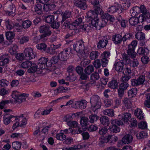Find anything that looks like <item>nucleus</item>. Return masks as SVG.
<instances>
[{"instance_id": "1", "label": "nucleus", "mask_w": 150, "mask_h": 150, "mask_svg": "<svg viewBox=\"0 0 150 150\" xmlns=\"http://www.w3.org/2000/svg\"><path fill=\"white\" fill-rule=\"evenodd\" d=\"M111 125L109 127V130L113 133L119 132L120 128L119 126L123 124L122 121L118 120H112L111 121Z\"/></svg>"}, {"instance_id": "2", "label": "nucleus", "mask_w": 150, "mask_h": 150, "mask_svg": "<svg viewBox=\"0 0 150 150\" xmlns=\"http://www.w3.org/2000/svg\"><path fill=\"white\" fill-rule=\"evenodd\" d=\"M91 109L94 112L100 108L101 105V100L99 97L97 95L92 96L91 98Z\"/></svg>"}, {"instance_id": "3", "label": "nucleus", "mask_w": 150, "mask_h": 150, "mask_svg": "<svg viewBox=\"0 0 150 150\" xmlns=\"http://www.w3.org/2000/svg\"><path fill=\"white\" fill-rule=\"evenodd\" d=\"M96 21L95 20H92L91 23H89L88 25L85 24L83 26L82 30L86 32H88V30L91 28L96 30H99L101 28L103 27V25H102L99 23L98 24Z\"/></svg>"}, {"instance_id": "4", "label": "nucleus", "mask_w": 150, "mask_h": 150, "mask_svg": "<svg viewBox=\"0 0 150 150\" xmlns=\"http://www.w3.org/2000/svg\"><path fill=\"white\" fill-rule=\"evenodd\" d=\"M12 96L16 101L19 103H21L25 100L26 98L28 96V94L21 93L16 91H13Z\"/></svg>"}, {"instance_id": "5", "label": "nucleus", "mask_w": 150, "mask_h": 150, "mask_svg": "<svg viewBox=\"0 0 150 150\" xmlns=\"http://www.w3.org/2000/svg\"><path fill=\"white\" fill-rule=\"evenodd\" d=\"M137 45V42L134 40L132 41L131 44L128 45L127 53L132 58H134L136 57V53L135 52L134 49Z\"/></svg>"}, {"instance_id": "6", "label": "nucleus", "mask_w": 150, "mask_h": 150, "mask_svg": "<svg viewBox=\"0 0 150 150\" xmlns=\"http://www.w3.org/2000/svg\"><path fill=\"white\" fill-rule=\"evenodd\" d=\"M50 27L47 25H45L40 26L39 28V30L40 33L43 34L40 36V39L42 40H47L46 39H44L47 36L50 35L51 34V31L49 30Z\"/></svg>"}, {"instance_id": "7", "label": "nucleus", "mask_w": 150, "mask_h": 150, "mask_svg": "<svg viewBox=\"0 0 150 150\" xmlns=\"http://www.w3.org/2000/svg\"><path fill=\"white\" fill-rule=\"evenodd\" d=\"M47 59L45 57L41 58L39 60L37 65L38 69L42 70L46 67H48L51 66L50 62H48Z\"/></svg>"}, {"instance_id": "8", "label": "nucleus", "mask_w": 150, "mask_h": 150, "mask_svg": "<svg viewBox=\"0 0 150 150\" xmlns=\"http://www.w3.org/2000/svg\"><path fill=\"white\" fill-rule=\"evenodd\" d=\"M73 48L76 52L83 53L84 50L83 42L82 41L76 42L73 45Z\"/></svg>"}, {"instance_id": "9", "label": "nucleus", "mask_w": 150, "mask_h": 150, "mask_svg": "<svg viewBox=\"0 0 150 150\" xmlns=\"http://www.w3.org/2000/svg\"><path fill=\"white\" fill-rule=\"evenodd\" d=\"M110 54V52L105 51L101 55V64L103 67H105L108 63V58Z\"/></svg>"}, {"instance_id": "10", "label": "nucleus", "mask_w": 150, "mask_h": 150, "mask_svg": "<svg viewBox=\"0 0 150 150\" xmlns=\"http://www.w3.org/2000/svg\"><path fill=\"white\" fill-rule=\"evenodd\" d=\"M24 53L27 59L30 60L35 57V54L34 53L33 49L30 47L25 48Z\"/></svg>"}, {"instance_id": "11", "label": "nucleus", "mask_w": 150, "mask_h": 150, "mask_svg": "<svg viewBox=\"0 0 150 150\" xmlns=\"http://www.w3.org/2000/svg\"><path fill=\"white\" fill-rule=\"evenodd\" d=\"M145 80V76L144 75L140 76L136 79H133L131 81V85L134 86L143 84Z\"/></svg>"}, {"instance_id": "12", "label": "nucleus", "mask_w": 150, "mask_h": 150, "mask_svg": "<svg viewBox=\"0 0 150 150\" xmlns=\"http://www.w3.org/2000/svg\"><path fill=\"white\" fill-rule=\"evenodd\" d=\"M71 49L70 48H67L64 49L59 55V59L62 61L67 60L70 53Z\"/></svg>"}, {"instance_id": "13", "label": "nucleus", "mask_w": 150, "mask_h": 150, "mask_svg": "<svg viewBox=\"0 0 150 150\" xmlns=\"http://www.w3.org/2000/svg\"><path fill=\"white\" fill-rule=\"evenodd\" d=\"M87 15L88 18L93 19L92 20H95L96 22L99 24L100 23L102 25H103V27L104 26V24H103V23L100 22V20L98 18V16L96 15L94 10H91L89 11L87 13Z\"/></svg>"}, {"instance_id": "14", "label": "nucleus", "mask_w": 150, "mask_h": 150, "mask_svg": "<svg viewBox=\"0 0 150 150\" xmlns=\"http://www.w3.org/2000/svg\"><path fill=\"white\" fill-rule=\"evenodd\" d=\"M110 39L108 36H105L104 38L99 40L98 42L97 47L98 49H101L105 47L108 43V40Z\"/></svg>"}, {"instance_id": "15", "label": "nucleus", "mask_w": 150, "mask_h": 150, "mask_svg": "<svg viewBox=\"0 0 150 150\" xmlns=\"http://www.w3.org/2000/svg\"><path fill=\"white\" fill-rule=\"evenodd\" d=\"M87 102L85 100L77 101L73 104V108H74L85 109L87 105Z\"/></svg>"}, {"instance_id": "16", "label": "nucleus", "mask_w": 150, "mask_h": 150, "mask_svg": "<svg viewBox=\"0 0 150 150\" xmlns=\"http://www.w3.org/2000/svg\"><path fill=\"white\" fill-rule=\"evenodd\" d=\"M129 86V84L127 82H122L120 84L118 91V95L120 97L123 96L124 91L127 89Z\"/></svg>"}, {"instance_id": "17", "label": "nucleus", "mask_w": 150, "mask_h": 150, "mask_svg": "<svg viewBox=\"0 0 150 150\" xmlns=\"http://www.w3.org/2000/svg\"><path fill=\"white\" fill-rule=\"evenodd\" d=\"M114 68L118 72H124L125 69L124 62L121 61L115 62L114 64Z\"/></svg>"}, {"instance_id": "18", "label": "nucleus", "mask_w": 150, "mask_h": 150, "mask_svg": "<svg viewBox=\"0 0 150 150\" xmlns=\"http://www.w3.org/2000/svg\"><path fill=\"white\" fill-rule=\"evenodd\" d=\"M140 9L141 12L143 14H146L147 12V11L146 8V7L143 5H141L140 7L137 6L133 7L132 9V10L131 11V12L132 11V13H134L133 15L135 16L136 15V13H137V10Z\"/></svg>"}, {"instance_id": "19", "label": "nucleus", "mask_w": 150, "mask_h": 150, "mask_svg": "<svg viewBox=\"0 0 150 150\" xmlns=\"http://www.w3.org/2000/svg\"><path fill=\"white\" fill-rule=\"evenodd\" d=\"M74 4L76 6L83 10L85 9L87 7L85 0H76Z\"/></svg>"}, {"instance_id": "20", "label": "nucleus", "mask_w": 150, "mask_h": 150, "mask_svg": "<svg viewBox=\"0 0 150 150\" xmlns=\"http://www.w3.org/2000/svg\"><path fill=\"white\" fill-rule=\"evenodd\" d=\"M36 4L33 7V10L37 14L41 15L43 14L42 5L38 3Z\"/></svg>"}, {"instance_id": "21", "label": "nucleus", "mask_w": 150, "mask_h": 150, "mask_svg": "<svg viewBox=\"0 0 150 150\" xmlns=\"http://www.w3.org/2000/svg\"><path fill=\"white\" fill-rule=\"evenodd\" d=\"M112 39L116 44H120L122 42V36L119 34H115L112 36Z\"/></svg>"}, {"instance_id": "22", "label": "nucleus", "mask_w": 150, "mask_h": 150, "mask_svg": "<svg viewBox=\"0 0 150 150\" xmlns=\"http://www.w3.org/2000/svg\"><path fill=\"white\" fill-rule=\"evenodd\" d=\"M16 8L14 5L12 4L10 5L7 8V14L9 16H14L15 15Z\"/></svg>"}, {"instance_id": "23", "label": "nucleus", "mask_w": 150, "mask_h": 150, "mask_svg": "<svg viewBox=\"0 0 150 150\" xmlns=\"http://www.w3.org/2000/svg\"><path fill=\"white\" fill-rule=\"evenodd\" d=\"M62 20L61 21V24H62L66 19L70 18L71 17V12L68 10H67L62 14Z\"/></svg>"}, {"instance_id": "24", "label": "nucleus", "mask_w": 150, "mask_h": 150, "mask_svg": "<svg viewBox=\"0 0 150 150\" xmlns=\"http://www.w3.org/2000/svg\"><path fill=\"white\" fill-rule=\"evenodd\" d=\"M133 137L132 135L127 134L125 135L122 138V141L125 144H128L132 142Z\"/></svg>"}, {"instance_id": "25", "label": "nucleus", "mask_w": 150, "mask_h": 150, "mask_svg": "<svg viewBox=\"0 0 150 150\" xmlns=\"http://www.w3.org/2000/svg\"><path fill=\"white\" fill-rule=\"evenodd\" d=\"M134 114L137 118L139 120L143 119L144 118V114L140 109H136L135 110Z\"/></svg>"}, {"instance_id": "26", "label": "nucleus", "mask_w": 150, "mask_h": 150, "mask_svg": "<svg viewBox=\"0 0 150 150\" xmlns=\"http://www.w3.org/2000/svg\"><path fill=\"white\" fill-rule=\"evenodd\" d=\"M23 115L22 114L20 116H16L15 117V119L16 120H18L19 121L20 120H21L20 122H19V123L21 124L20 125V126L21 127H22L25 125L27 123L26 119L23 117Z\"/></svg>"}, {"instance_id": "27", "label": "nucleus", "mask_w": 150, "mask_h": 150, "mask_svg": "<svg viewBox=\"0 0 150 150\" xmlns=\"http://www.w3.org/2000/svg\"><path fill=\"white\" fill-rule=\"evenodd\" d=\"M123 103L125 106L128 109L131 108L132 105V101L130 99L125 98L122 100Z\"/></svg>"}, {"instance_id": "28", "label": "nucleus", "mask_w": 150, "mask_h": 150, "mask_svg": "<svg viewBox=\"0 0 150 150\" xmlns=\"http://www.w3.org/2000/svg\"><path fill=\"white\" fill-rule=\"evenodd\" d=\"M101 123L105 127L107 126L109 124V121L108 118L105 116L101 117L100 119Z\"/></svg>"}, {"instance_id": "29", "label": "nucleus", "mask_w": 150, "mask_h": 150, "mask_svg": "<svg viewBox=\"0 0 150 150\" xmlns=\"http://www.w3.org/2000/svg\"><path fill=\"white\" fill-rule=\"evenodd\" d=\"M15 116L13 115H10L8 116V114L7 113H5L3 117V121L4 123L6 125H8L10 122V119Z\"/></svg>"}, {"instance_id": "30", "label": "nucleus", "mask_w": 150, "mask_h": 150, "mask_svg": "<svg viewBox=\"0 0 150 150\" xmlns=\"http://www.w3.org/2000/svg\"><path fill=\"white\" fill-rule=\"evenodd\" d=\"M120 8V5L117 4L116 6H112L110 7L108 9L107 11L110 13H113L117 12Z\"/></svg>"}, {"instance_id": "31", "label": "nucleus", "mask_w": 150, "mask_h": 150, "mask_svg": "<svg viewBox=\"0 0 150 150\" xmlns=\"http://www.w3.org/2000/svg\"><path fill=\"white\" fill-rule=\"evenodd\" d=\"M118 85V82L117 81L113 79L110 81L108 84V86L111 89H115L117 86Z\"/></svg>"}, {"instance_id": "32", "label": "nucleus", "mask_w": 150, "mask_h": 150, "mask_svg": "<svg viewBox=\"0 0 150 150\" xmlns=\"http://www.w3.org/2000/svg\"><path fill=\"white\" fill-rule=\"evenodd\" d=\"M55 7L54 4H47L44 5L43 7L44 11L46 12H48L53 9Z\"/></svg>"}, {"instance_id": "33", "label": "nucleus", "mask_w": 150, "mask_h": 150, "mask_svg": "<svg viewBox=\"0 0 150 150\" xmlns=\"http://www.w3.org/2000/svg\"><path fill=\"white\" fill-rule=\"evenodd\" d=\"M18 47L17 45L15 44L13 45L9 50V52L12 55L16 54L17 53V50Z\"/></svg>"}, {"instance_id": "34", "label": "nucleus", "mask_w": 150, "mask_h": 150, "mask_svg": "<svg viewBox=\"0 0 150 150\" xmlns=\"http://www.w3.org/2000/svg\"><path fill=\"white\" fill-rule=\"evenodd\" d=\"M149 53V50L146 48H144L143 47H140L139 48L137 51V53L139 55H144L145 56L147 55Z\"/></svg>"}, {"instance_id": "35", "label": "nucleus", "mask_w": 150, "mask_h": 150, "mask_svg": "<svg viewBox=\"0 0 150 150\" xmlns=\"http://www.w3.org/2000/svg\"><path fill=\"white\" fill-rule=\"evenodd\" d=\"M32 24V22L29 20H27L22 22V26L23 28L25 29H27L30 28Z\"/></svg>"}, {"instance_id": "36", "label": "nucleus", "mask_w": 150, "mask_h": 150, "mask_svg": "<svg viewBox=\"0 0 150 150\" xmlns=\"http://www.w3.org/2000/svg\"><path fill=\"white\" fill-rule=\"evenodd\" d=\"M33 135L37 137L41 138V140H43L45 138L44 135H42L39 128L34 131Z\"/></svg>"}, {"instance_id": "37", "label": "nucleus", "mask_w": 150, "mask_h": 150, "mask_svg": "<svg viewBox=\"0 0 150 150\" xmlns=\"http://www.w3.org/2000/svg\"><path fill=\"white\" fill-rule=\"evenodd\" d=\"M110 15L108 13H105L103 14L101 17L103 20H100V22H101L103 23V24H104V26L106 24L107 22L106 21H108L109 19H110Z\"/></svg>"}, {"instance_id": "38", "label": "nucleus", "mask_w": 150, "mask_h": 150, "mask_svg": "<svg viewBox=\"0 0 150 150\" xmlns=\"http://www.w3.org/2000/svg\"><path fill=\"white\" fill-rule=\"evenodd\" d=\"M99 55V52L96 51L91 52L89 54V58L92 60H95L97 59Z\"/></svg>"}, {"instance_id": "39", "label": "nucleus", "mask_w": 150, "mask_h": 150, "mask_svg": "<svg viewBox=\"0 0 150 150\" xmlns=\"http://www.w3.org/2000/svg\"><path fill=\"white\" fill-rule=\"evenodd\" d=\"M54 137L58 140L61 141H63L66 139V136L65 134H64L62 132H60L57 134Z\"/></svg>"}, {"instance_id": "40", "label": "nucleus", "mask_w": 150, "mask_h": 150, "mask_svg": "<svg viewBox=\"0 0 150 150\" xmlns=\"http://www.w3.org/2000/svg\"><path fill=\"white\" fill-rule=\"evenodd\" d=\"M6 35L7 40H9L10 42H12L13 40L15 35L13 32H7L6 33Z\"/></svg>"}, {"instance_id": "41", "label": "nucleus", "mask_w": 150, "mask_h": 150, "mask_svg": "<svg viewBox=\"0 0 150 150\" xmlns=\"http://www.w3.org/2000/svg\"><path fill=\"white\" fill-rule=\"evenodd\" d=\"M83 130V127H78L75 129H73L71 128V133L72 135L79 134L81 133Z\"/></svg>"}, {"instance_id": "42", "label": "nucleus", "mask_w": 150, "mask_h": 150, "mask_svg": "<svg viewBox=\"0 0 150 150\" xmlns=\"http://www.w3.org/2000/svg\"><path fill=\"white\" fill-rule=\"evenodd\" d=\"M94 71V67L92 65H90L84 69V72L85 73L89 75Z\"/></svg>"}, {"instance_id": "43", "label": "nucleus", "mask_w": 150, "mask_h": 150, "mask_svg": "<svg viewBox=\"0 0 150 150\" xmlns=\"http://www.w3.org/2000/svg\"><path fill=\"white\" fill-rule=\"evenodd\" d=\"M45 21L47 23H52L54 21V16L53 15H49L45 17Z\"/></svg>"}, {"instance_id": "44", "label": "nucleus", "mask_w": 150, "mask_h": 150, "mask_svg": "<svg viewBox=\"0 0 150 150\" xmlns=\"http://www.w3.org/2000/svg\"><path fill=\"white\" fill-rule=\"evenodd\" d=\"M21 146V143L18 141L13 142L12 145V148L15 150H19Z\"/></svg>"}, {"instance_id": "45", "label": "nucleus", "mask_w": 150, "mask_h": 150, "mask_svg": "<svg viewBox=\"0 0 150 150\" xmlns=\"http://www.w3.org/2000/svg\"><path fill=\"white\" fill-rule=\"evenodd\" d=\"M89 121L88 118L85 117H83L81 118L80 120V124L82 126L81 127L86 126L88 125Z\"/></svg>"}, {"instance_id": "46", "label": "nucleus", "mask_w": 150, "mask_h": 150, "mask_svg": "<svg viewBox=\"0 0 150 150\" xmlns=\"http://www.w3.org/2000/svg\"><path fill=\"white\" fill-rule=\"evenodd\" d=\"M137 93V89L135 88H132L129 90L128 92L129 96L132 98L136 95Z\"/></svg>"}, {"instance_id": "47", "label": "nucleus", "mask_w": 150, "mask_h": 150, "mask_svg": "<svg viewBox=\"0 0 150 150\" xmlns=\"http://www.w3.org/2000/svg\"><path fill=\"white\" fill-rule=\"evenodd\" d=\"M147 133L144 131H142L137 134L136 137L137 139H141L145 138L147 136Z\"/></svg>"}, {"instance_id": "48", "label": "nucleus", "mask_w": 150, "mask_h": 150, "mask_svg": "<svg viewBox=\"0 0 150 150\" xmlns=\"http://www.w3.org/2000/svg\"><path fill=\"white\" fill-rule=\"evenodd\" d=\"M129 22L132 25H135L138 23V18L136 17H133L131 18L129 20Z\"/></svg>"}, {"instance_id": "49", "label": "nucleus", "mask_w": 150, "mask_h": 150, "mask_svg": "<svg viewBox=\"0 0 150 150\" xmlns=\"http://www.w3.org/2000/svg\"><path fill=\"white\" fill-rule=\"evenodd\" d=\"M77 78L73 73L69 74L68 76L66 77V79L70 82H73Z\"/></svg>"}, {"instance_id": "50", "label": "nucleus", "mask_w": 150, "mask_h": 150, "mask_svg": "<svg viewBox=\"0 0 150 150\" xmlns=\"http://www.w3.org/2000/svg\"><path fill=\"white\" fill-rule=\"evenodd\" d=\"M103 112L105 115H107L111 117L114 116V111L112 109H106L103 110Z\"/></svg>"}, {"instance_id": "51", "label": "nucleus", "mask_w": 150, "mask_h": 150, "mask_svg": "<svg viewBox=\"0 0 150 150\" xmlns=\"http://www.w3.org/2000/svg\"><path fill=\"white\" fill-rule=\"evenodd\" d=\"M135 36L137 39L141 41L144 40L145 35L143 33L139 32L136 33Z\"/></svg>"}, {"instance_id": "52", "label": "nucleus", "mask_w": 150, "mask_h": 150, "mask_svg": "<svg viewBox=\"0 0 150 150\" xmlns=\"http://www.w3.org/2000/svg\"><path fill=\"white\" fill-rule=\"evenodd\" d=\"M83 132L81 134L83 139V140H86L88 139L90 137V135L89 133L87 132H85L86 130L85 128H83Z\"/></svg>"}, {"instance_id": "53", "label": "nucleus", "mask_w": 150, "mask_h": 150, "mask_svg": "<svg viewBox=\"0 0 150 150\" xmlns=\"http://www.w3.org/2000/svg\"><path fill=\"white\" fill-rule=\"evenodd\" d=\"M32 63L29 61H26L23 62L21 64V66L23 68H27L32 66Z\"/></svg>"}, {"instance_id": "54", "label": "nucleus", "mask_w": 150, "mask_h": 150, "mask_svg": "<svg viewBox=\"0 0 150 150\" xmlns=\"http://www.w3.org/2000/svg\"><path fill=\"white\" fill-rule=\"evenodd\" d=\"M98 119L99 117L96 115L92 114L89 116V121L91 123H93Z\"/></svg>"}, {"instance_id": "55", "label": "nucleus", "mask_w": 150, "mask_h": 150, "mask_svg": "<svg viewBox=\"0 0 150 150\" xmlns=\"http://www.w3.org/2000/svg\"><path fill=\"white\" fill-rule=\"evenodd\" d=\"M47 47V45L44 42L38 44L36 46V47L38 49L43 51L46 50Z\"/></svg>"}, {"instance_id": "56", "label": "nucleus", "mask_w": 150, "mask_h": 150, "mask_svg": "<svg viewBox=\"0 0 150 150\" xmlns=\"http://www.w3.org/2000/svg\"><path fill=\"white\" fill-rule=\"evenodd\" d=\"M131 118V115L130 113L126 112L125 113L123 116L122 117V120L125 122H128L129 121Z\"/></svg>"}, {"instance_id": "57", "label": "nucleus", "mask_w": 150, "mask_h": 150, "mask_svg": "<svg viewBox=\"0 0 150 150\" xmlns=\"http://www.w3.org/2000/svg\"><path fill=\"white\" fill-rule=\"evenodd\" d=\"M9 84V81L6 79H2L0 80V86L1 87H6Z\"/></svg>"}, {"instance_id": "58", "label": "nucleus", "mask_w": 150, "mask_h": 150, "mask_svg": "<svg viewBox=\"0 0 150 150\" xmlns=\"http://www.w3.org/2000/svg\"><path fill=\"white\" fill-rule=\"evenodd\" d=\"M5 24L8 30H11L13 28L14 25L12 22L9 20H7L5 22Z\"/></svg>"}, {"instance_id": "59", "label": "nucleus", "mask_w": 150, "mask_h": 150, "mask_svg": "<svg viewBox=\"0 0 150 150\" xmlns=\"http://www.w3.org/2000/svg\"><path fill=\"white\" fill-rule=\"evenodd\" d=\"M37 66L36 64H32V66L28 70V72L32 73L35 72L37 70Z\"/></svg>"}, {"instance_id": "60", "label": "nucleus", "mask_w": 150, "mask_h": 150, "mask_svg": "<svg viewBox=\"0 0 150 150\" xmlns=\"http://www.w3.org/2000/svg\"><path fill=\"white\" fill-rule=\"evenodd\" d=\"M108 131V129L107 128L105 127H102L99 128L98 133L100 135L103 136L107 133Z\"/></svg>"}, {"instance_id": "61", "label": "nucleus", "mask_w": 150, "mask_h": 150, "mask_svg": "<svg viewBox=\"0 0 150 150\" xmlns=\"http://www.w3.org/2000/svg\"><path fill=\"white\" fill-rule=\"evenodd\" d=\"M30 37L28 36H23L20 39L19 43L21 44H23L28 42Z\"/></svg>"}, {"instance_id": "62", "label": "nucleus", "mask_w": 150, "mask_h": 150, "mask_svg": "<svg viewBox=\"0 0 150 150\" xmlns=\"http://www.w3.org/2000/svg\"><path fill=\"white\" fill-rule=\"evenodd\" d=\"M23 28L21 25L18 23H16L14 26V29L15 31L17 32H21L23 30Z\"/></svg>"}, {"instance_id": "63", "label": "nucleus", "mask_w": 150, "mask_h": 150, "mask_svg": "<svg viewBox=\"0 0 150 150\" xmlns=\"http://www.w3.org/2000/svg\"><path fill=\"white\" fill-rule=\"evenodd\" d=\"M46 52L49 54L53 55L55 53L56 51L53 47L51 45L46 50Z\"/></svg>"}, {"instance_id": "64", "label": "nucleus", "mask_w": 150, "mask_h": 150, "mask_svg": "<svg viewBox=\"0 0 150 150\" xmlns=\"http://www.w3.org/2000/svg\"><path fill=\"white\" fill-rule=\"evenodd\" d=\"M67 125L71 127H76L78 125V122L76 121H71L67 123Z\"/></svg>"}]
</instances>
